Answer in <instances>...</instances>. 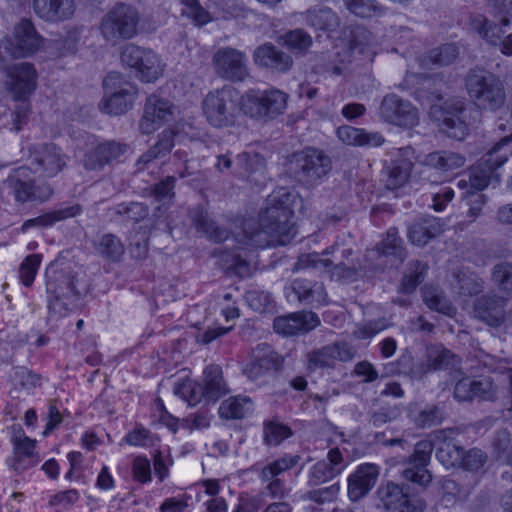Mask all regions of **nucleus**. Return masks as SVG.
Segmentation results:
<instances>
[{
  "label": "nucleus",
  "instance_id": "c85d7f7f",
  "mask_svg": "<svg viewBox=\"0 0 512 512\" xmlns=\"http://www.w3.org/2000/svg\"><path fill=\"white\" fill-rule=\"evenodd\" d=\"M189 218L196 230L216 243L223 242L229 237V231L217 225L208 212L200 205L190 209Z\"/></svg>",
  "mask_w": 512,
  "mask_h": 512
},
{
  "label": "nucleus",
  "instance_id": "864d4df0",
  "mask_svg": "<svg viewBox=\"0 0 512 512\" xmlns=\"http://www.w3.org/2000/svg\"><path fill=\"white\" fill-rule=\"evenodd\" d=\"M174 393L186 401L190 406L198 404L203 398H205L202 385L192 380H185L177 383L174 387Z\"/></svg>",
  "mask_w": 512,
  "mask_h": 512
},
{
  "label": "nucleus",
  "instance_id": "4c0bfd02",
  "mask_svg": "<svg viewBox=\"0 0 512 512\" xmlns=\"http://www.w3.org/2000/svg\"><path fill=\"white\" fill-rule=\"evenodd\" d=\"M203 392L208 401H217L229 392L223 379L222 369L218 365H210L204 370Z\"/></svg>",
  "mask_w": 512,
  "mask_h": 512
},
{
  "label": "nucleus",
  "instance_id": "a18cd8bd",
  "mask_svg": "<svg viewBox=\"0 0 512 512\" xmlns=\"http://www.w3.org/2000/svg\"><path fill=\"white\" fill-rule=\"evenodd\" d=\"M306 22L315 29L328 32L335 31L340 24L339 17L330 8L308 10Z\"/></svg>",
  "mask_w": 512,
  "mask_h": 512
},
{
  "label": "nucleus",
  "instance_id": "a211bd4d",
  "mask_svg": "<svg viewBox=\"0 0 512 512\" xmlns=\"http://www.w3.org/2000/svg\"><path fill=\"white\" fill-rule=\"evenodd\" d=\"M172 116V103L167 99L151 95L146 100L139 128L142 133L151 134L170 121Z\"/></svg>",
  "mask_w": 512,
  "mask_h": 512
},
{
  "label": "nucleus",
  "instance_id": "37998d69",
  "mask_svg": "<svg viewBox=\"0 0 512 512\" xmlns=\"http://www.w3.org/2000/svg\"><path fill=\"white\" fill-rule=\"evenodd\" d=\"M427 166L441 170L452 171L465 165V157L453 151H436L429 153L424 160Z\"/></svg>",
  "mask_w": 512,
  "mask_h": 512
},
{
  "label": "nucleus",
  "instance_id": "cd10ccee",
  "mask_svg": "<svg viewBox=\"0 0 512 512\" xmlns=\"http://www.w3.org/2000/svg\"><path fill=\"white\" fill-rule=\"evenodd\" d=\"M474 317L492 327H498L505 317V299L495 295L477 298L473 309Z\"/></svg>",
  "mask_w": 512,
  "mask_h": 512
},
{
  "label": "nucleus",
  "instance_id": "473e14b6",
  "mask_svg": "<svg viewBox=\"0 0 512 512\" xmlns=\"http://www.w3.org/2000/svg\"><path fill=\"white\" fill-rule=\"evenodd\" d=\"M510 21L507 18L502 19L497 24L483 15H476L471 19V28L488 44L497 47L505 31L503 27L509 26Z\"/></svg>",
  "mask_w": 512,
  "mask_h": 512
},
{
  "label": "nucleus",
  "instance_id": "603ef678",
  "mask_svg": "<svg viewBox=\"0 0 512 512\" xmlns=\"http://www.w3.org/2000/svg\"><path fill=\"white\" fill-rule=\"evenodd\" d=\"M349 52L358 50L363 53L365 48L372 44L374 37L370 31L363 26H355L349 29ZM341 61L350 62V53Z\"/></svg>",
  "mask_w": 512,
  "mask_h": 512
},
{
  "label": "nucleus",
  "instance_id": "2f4dec72",
  "mask_svg": "<svg viewBox=\"0 0 512 512\" xmlns=\"http://www.w3.org/2000/svg\"><path fill=\"white\" fill-rule=\"evenodd\" d=\"M81 212L82 207L79 204H62L52 211L26 220L22 225V230L26 231L32 227H50L57 222L75 217Z\"/></svg>",
  "mask_w": 512,
  "mask_h": 512
},
{
  "label": "nucleus",
  "instance_id": "bb28decb",
  "mask_svg": "<svg viewBox=\"0 0 512 512\" xmlns=\"http://www.w3.org/2000/svg\"><path fill=\"white\" fill-rule=\"evenodd\" d=\"M33 11L45 22L56 23L70 19L76 10L75 0H33Z\"/></svg>",
  "mask_w": 512,
  "mask_h": 512
},
{
  "label": "nucleus",
  "instance_id": "f704fd0d",
  "mask_svg": "<svg viewBox=\"0 0 512 512\" xmlns=\"http://www.w3.org/2000/svg\"><path fill=\"white\" fill-rule=\"evenodd\" d=\"M426 366L422 361H414L411 353H403L396 361L389 362L383 367V377L393 375H407L412 379H421L425 375Z\"/></svg>",
  "mask_w": 512,
  "mask_h": 512
},
{
  "label": "nucleus",
  "instance_id": "20e7f679",
  "mask_svg": "<svg viewBox=\"0 0 512 512\" xmlns=\"http://www.w3.org/2000/svg\"><path fill=\"white\" fill-rule=\"evenodd\" d=\"M511 142L512 134L502 138L475 166L470 168L465 177L458 181V188L480 193L493 180L499 182V175L496 173V169L502 166L512 154Z\"/></svg>",
  "mask_w": 512,
  "mask_h": 512
},
{
  "label": "nucleus",
  "instance_id": "0e129e2a",
  "mask_svg": "<svg viewBox=\"0 0 512 512\" xmlns=\"http://www.w3.org/2000/svg\"><path fill=\"white\" fill-rule=\"evenodd\" d=\"M340 475L334 467L326 464V460L317 462L309 472V484L312 486L321 485Z\"/></svg>",
  "mask_w": 512,
  "mask_h": 512
},
{
  "label": "nucleus",
  "instance_id": "774afa93",
  "mask_svg": "<svg viewBox=\"0 0 512 512\" xmlns=\"http://www.w3.org/2000/svg\"><path fill=\"white\" fill-rule=\"evenodd\" d=\"M492 279L501 290L512 291V263L502 262L495 265Z\"/></svg>",
  "mask_w": 512,
  "mask_h": 512
},
{
  "label": "nucleus",
  "instance_id": "4468645a",
  "mask_svg": "<svg viewBox=\"0 0 512 512\" xmlns=\"http://www.w3.org/2000/svg\"><path fill=\"white\" fill-rule=\"evenodd\" d=\"M378 496L389 512H423L426 507L425 501L410 494L408 487L393 482L380 486Z\"/></svg>",
  "mask_w": 512,
  "mask_h": 512
},
{
  "label": "nucleus",
  "instance_id": "4be33fe9",
  "mask_svg": "<svg viewBox=\"0 0 512 512\" xmlns=\"http://www.w3.org/2000/svg\"><path fill=\"white\" fill-rule=\"evenodd\" d=\"M28 169L25 167L19 168L14 175L7 179L9 187L13 189L15 198L19 202L26 201H46L52 195V189L47 184L36 186L33 181H25Z\"/></svg>",
  "mask_w": 512,
  "mask_h": 512
},
{
  "label": "nucleus",
  "instance_id": "a878e982",
  "mask_svg": "<svg viewBox=\"0 0 512 512\" xmlns=\"http://www.w3.org/2000/svg\"><path fill=\"white\" fill-rule=\"evenodd\" d=\"M281 356L268 346L258 347L252 361L244 369V373L252 381L276 372L282 365Z\"/></svg>",
  "mask_w": 512,
  "mask_h": 512
},
{
  "label": "nucleus",
  "instance_id": "680f3d73",
  "mask_svg": "<svg viewBox=\"0 0 512 512\" xmlns=\"http://www.w3.org/2000/svg\"><path fill=\"white\" fill-rule=\"evenodd\" d=\"M41 264V256L39 254L28 255L19 267V279L21 283L30 287L35 279L39 266Z\"/></svg>",
  "mask_w": 512,
  "mask_h": 512
},
{
  "label": "nucleus",
  "instance_id": "e2e57ef3",
  "mask_svg": "<svg viewBox=\"0 0 512 512\" xmlns=\"http://www.w3.org/2000/svg\"><path fill=\"white\" fill-rule=\"evenodd\" d=\"M176 178L174 176H167L162 181L154 184L150 187V195L155 198L156 201L163 203H170L175 196Z\"/></svg>",
  "mask_w": 512,
  "mask_h": 512
},
{
  "label": "nucleus",
  "instance_id": "13d9d810",
  "mask_svg": "<svg viewBox=\"0 0 512 512\" xmlns=\"http://www.w3.org/2000/svg\"><path fill=\"white\" fill-rule=\"evenodd\" d=\"M264 442L270 446L279 445L283 440L292 435L291 429L279 422L270 421L264 423Z\"/></svg>",
  "mask_w": 512,
  "mask_h": 512
},
{
  "label": "nucleus",
  "instance_id": "f257e3e1",
  "mask_svg": "<svg viewBox=\"0 0 512 512\" xmlns=\"http://www.w3.org/2000/svg\"><path fill=\"white\" fill-rule=\"evenodd\" d=\"M296 195L285 187L273 191L266 200V207L259 214V230L248 232L250 222H245L244 232L251 245H286L296 234L292 222V209Z\"/></svg>",
  "mask_w": 512,
  "mask_h": 512
},
{
  "label": "nucleus",
  "instance_id": "1a4fd4ad",
  "mask_svg": "<svg viewBox=\"0 0 512 512\" xmlns=\"http://www.w3.org/2000/svg\"><path fill=\"white\" fill-rule=\"evenodd\" d=\"M105 95L99 108L110 115H121L132 108L137 90L134 85L123 79L120 73L110 72L103 80Z\"/></svg>",
  "mask_w": 512,
  "mask_h": 512
},
{
  "label": "nucleus",
  "instance_id": "412c9836",
  "mask_svg": "<svg viewBox=\"0 0 512 512\" xmlns=\"http://www.w3.org/2000/svg\"><path fill=\"white\" fill-rule=\"evenodd\" d=\"M430 114L438 122L441 130L449 137L461 140L467 134L466 118L468 110L464 107H457L451 111L440 105H433Z\"/></svg>",
  "mask_w": 512,
  "mask_h": 512
},
{
  "label": "nucleus",
  "instance_id": "7c9ffc66",
  "mask_svg": "<svg viewBox=\"0 0 512 512\" xmlns=\"http://www.w3.org/2000/svg\"><path fill=\"white\" fill-rule=\"evenodd\" d=\"M286 293L288 298L293 294L297 300L307 304L323 303L326 299L323 283L308 279H295L287 288Z\"/></svg>",
  "mask_w": 512,
  "mask_h": 512
},
{
  "label": "nucleus",
  "instance_id": "f3484780",
  "mask_svg": "<svg viewBox=\"0 0 512 512\" xmlns=\"http://www.w3.org/2000/svg\"><path fill=\"white\" fill-rule=\"evenodd\" d=\"M434 445L430 440H421L416 443L414 453L409 457L408 466L402 471L404 479L426 486L432 480L430 472L426 469L430 461Z\"/></svg>",
  "mask_w": 512,
  "mask_h": 512
},
{
  "label": "nucleus",
  "instance_id": "6e6552de",
  "mask_svg": "<svg viewBox=\"0 0 512 512\" xmlns=\"http://www.w3.org/2000/svg\"><path fill=\"white\" fill-rule=\"evenodd\" d=\"M288 95L278 89L249 90L240 98L244 114L257 120H271L282 114L287 106Z\"/></svg>",
  "mask_w": 512,
  "mask_h": 512
},
{
  "label": "nucleus",
  "instance_id": "bf43d9fd",
  "mask_svg": "<svg viewBox=\"0 0 512 512\" xmlns=\"http://www.w3.org/2000/svg\"><path fill=\"white\" fill-rule=\"evenodd\" d=\"M428 270L427 264L420 261H413L409 264L408 272L404 275L402 286L405 292H412L425 277Z\"/></svg>",
  "mask_w": 512,
  "mask_h": 512
},
{
  "label": "nucleus",
  "instance_id": "338daca9",
  "mask_svg": "<svg viewBox=\"0 0 512 512\" xmlns=\"http://www.w3.org/2000/svg\"><path fill=\"white\" fill-rule=\"evenodd\" d=\"M473 401H494L497 398V386L490 377L475 378Z\"/></svg>",
  "mask_w": 512,
  "mask_h": 512
},
{
  "label": "nucleus",
  "instance_id": "c03bdc74",
  "mask_svg": "<svg viewBox=\"0 0 512 512\" xmlns=\"http://www.w3.org/2000/svg\"><path fill=\"white\" fill-rule=\"evenodd\" d=\"M374 254L379 256H393L400 261L405 259L406 253L403 242L395 228H391L387 231L385 237L375 249L367 251V256Z\"/></svg>",
  "mask_w": 512,
  "mask_h": 512
},
{
  "label": "nucleus",
  "instance_id": "5fc2aeb1",
  "mask_svg": "<svg viewBox=\"0 0 512 512\" xmlns=\"http://www.w3.org/2000/svg\"><path fill=\"white\" fill-rule=\"evenodd\" d=\"M411 169L412 163L407 160L393 164L388 169L386 187L393 190L403 186L410 176Z\"/></svg>",
  "mask_w": 512,
  "mask_h": 512
},
{
  "label": "nucleus",
  "instance_id": "f03ea898",
  "mask_svg": "<svg viewBox=\"0 0 512 512\" xmlns=\"http://www.w3.org/2000/svg\"><path fill=\"white\" fill-rule=\"evenodd\" d=\"M339 253L340 257H335L338 262L333 264L330 259H324L318 253L304 254L299 257L294 270L314 269L320 272H328L332 280L354 281L359 272L366 268L359 260L352 259L354 249L346 239L337 240L332 246L327 248L323 254Z\"/></svg>",
  "mask_w": 512,
  "mask_h": 512
},
{
  "label": "nucleus",
  "instance_id": "6ab92c4d",
  "mask_svg": "<svg viewBox=\"0 0 512 512\" xmlns=\"http://www.w3.org/2000/svg\"><path fill=\"white\" fill-rule=\"evenodd\" d=\"M44 38L36 31L30 20H21L14 28V42L7 48L13 57H26L44 45Z\"/></svg>",
  "mask_w": 512,
  "mask_h": 512
},
{
  "label": "nucleus",
  "instance_id": "2eb2a0df",
  "mask_svg": "<svg viewBox=\"0 0 512 512\" xmlns=\"http://www.w3.org/2000/svg\"><path fill=\"white\" fill-rule=\"evenodd\" d=\"M69 157L53 143L39 144L30 151L29 161L34 172L54 177L66 168Z\"/></svg>",
  "mask_w": 512,
  "mask_h": 512
},
{
  "label": "nucleus",
  "instance_id": "c756f323",
  "mask_svg": "<svg viewBox=\"0 0 512 512\" xmlns=\"http://www.w3.org/2000/svg\"><path fill=\"white\" fill-rule=\"evenodd\" d=\"M256 64L278 72H287L293 65L290 55L270 43L259 46L254 52Z\"/></svg>",
  "mask_w": 512,
  "mask_h": 512
},
{
  "label": "nucleus",
  "instance_id": "4d7b16f0",
  "mask_svg": "<svg viewBox=\"0 0 512 512\" xmlns=\"http://www.w3.org/2000/svg\"><path fill=\"white\" fill-rule=\"evenodd\" d=\"M456 288L458 292L465 296H472L483 290V280L473 273L460 271L455 275Z\"/></svg>",
  "mask_w": 512,
  "mask_h": 512
},
{
  "label": "nucleus",
  "instance_id": "393cba45",
  "mask_svg": "<svg viewBox=\"0 0 512 512\" xmlns=\"http://www.w3.org/2000/svg\"><path fill=\"white\" fill-rule=\"evenodd\" d=\"M320 324L318 315L314 312L302 311L276 317L273 323L274 330L285 336L305 333Z\"/></svg>",
  "mask_w": 512,
  "mask_h": 512
},
{
  "label": "nucleus",
  "instance_id": "0eeeda50",
  "mask_svg": "<svg viewBox=\"0 0 512 512\" xmlns=\"http://www.w3.org/2000/svg\"><path fill=\"white\" fill-rule=\"evenodd\" d=\"M202 111L209 124L227 127L234 124L238 113V92L224 85L209 91L202 100Z\"/></svg>",
  "mask_w": 512,
  "mask_h": 512
},
{
  "label": "nucleus",
  "instance_id": "69168bd1",
  "mask_svg": "<svg viewBox=\"0 0 512 512\" xmlns=\"http://www.w3.org/2000/svg\"><path fill=\"white\" fill-rule=\"evenodd\" d=\"M116 213L137 223L148 216L149 207L140 202L121 203L116 206Z\"/></svg>",
  "mask_w": 512,
  "mask_h": 512
},
{
  "label": "nucleus",
  "instance_id": "ddd939ff",
  "mask_svg": "<svg viewBox=\"0 0 512 512\" xmlns=\"http://www.w3.org/2000/svg\"><path fill=\"white\" fill-rule=\"evenodd\" d=\"M247 57L235 48L218 49L212 57V66L216 75L231 82H243L248 76Z\"/></svg>",
  "mask_w": 512,
  "mask_h": 512
},
{
  "label": "nucleus",
  "instance_id": "79ce46f5",
  "mask_svg": "<svg viewBox=\"0 0 512 512\" xmlns=\"http://www.w3.org/2000/svg\"><path fill=\"white\" fill-rule=\"evenodd\" d=\"M440 232L441 228L435 219L425 218L414 222L409 227L408 238L412 244L424 246Z\"/></svg>",
  "mask_w": 512,
  "mask_h": 512
},
{
  "label": "nucleus",
  "instance_id": "aec40b11",
  "mask_svg": "<svg viewBox=\"0 0 512 512\" xmlns=\"http://www.w3.org/2000/svg\"><path fill=\"white\" fill-rule=\"evenodd\" d=\"M354 348L346 342H337L314 350L307 355L311 370L334 367L336 361L347 362L354 358Z\"/></svg>",
  "mask_w": 512,
  "mask_h": 512
},
{
  "label": "nucleus",
  "instance_id": "39448f33",
  "mask_svg": "<svg viewBox=\"0 0 512 512\" xmlns=\"http://www.w3.org/2000/svg\"><path fill=\"white\" fill-rule=\"evenodd\" d=\"M139 22L140 14L134 6L117 3L102 17L100 32L107 42L116 45L136 36Z\"/></svg>",
  "mask_w": 512,
  "mask_h": 512
},
{
  "label": "nucleus",
  "instance_id": "9b49d317",
  "mask_svg": "<svg viewBox=\"0 0 512 512\" xmlns=\"http://www.w3.org/2000/svg\"><path fill=\"white\" fill-rule=\"evenodd\" d=\"M123 64L133 68L138 77L145 82H154L162 76L164 64L160 57L151 49L128 44L121 53Z\"/></svg>",
  "mask_w": 512,
  "mask_h": 512
},
{
  "label": "nucleus",
  "instance_id": "3c124183",
  "mask_svg": "<svg viewBox=\"0 0 512 512\" xmlns=\"http://www.w3.org/2000/svg\"><path fill=\"white\" fill-rule=\"evenodd\" d=\"M346 7L355 15L363 18L379 17L385 14V8L376 0H344Z\"/></svg>",
  "mask_w": 512,
  "mask_h": 512
},
{
  "label": "nucleus",
  "instance_id": "09e8293b",
  "mask_svg": "<svg viewBox=\"0 0 512 512\" xmlns=\"http://www.w3.org/2000/svg\"><path fill=\"white\" fill-rule=\"evenodd\" d=\"M265 168V159L258 153L242 152L237 155L234 173L244 177Z\"/></svg>",
  "mask_w": 512,
  "mask_h": 512
},
{
  "label": "nucleus",
  "instance_id": "e433bc0d",
  "mask_svg": "<svg viewBox=\"0 0 512 512\" xmlns=\"http://www.w3.org/2000/svg\"><path fill=\"white\" fill-rule=\"evenodd\" d=\"M426 366L425 375L440 369H453L459 364V359L442 345H431L426 349V359L421 360Z\"/></svg>",
  "mask_w": 512,
  "mask_h": 512
},
{
  "label": "nucleus",
  "instance_id": "ea45409f",
  "mask_svg": "<svg viewBox=\"0 0 512 512\" xmlns=\"http://www.w3.org/2000/svg\"><path fill=\"white\" fill-rule=\"evenodd\" d=\"M175 133L171 130H164L158 137V141L147 152L142 154L137 163V170H144L145 167L155 159L167 155L174 146Z\"/></svg>",
  "mask_w": 512,
  "mask_h": 512
},
{
  "label": "nucleus",
  "instance_id": "052dcab7",
  "mask_svg": "<svg viewBox=\"0 0 512 512\" xmlns=\"http://www.w3.org/2000/svg\"><path fill=\"white\" fill-rule=\"evenodd\" d=\"M283 43L287 48L302 53L312 45L311 36L302 29H295L282 36Z\"/></svg>",
  "mask_w": 512,
  "mask_h": 512
},
{
  "label": "nucleus",
  "instance_id": "8fccbe9b",
  "mask_svg": "<svg viewBox=\"0 0 512 512\" xmlns=\"http://www.w3.org/2000/svg\"><path fill=\"white\" fill-rule=\"evenodd\" d=\"M423 301L431 310H435L447 316H453L456 312L455 307L451 302L441 293L435 289H423Z\"/></svg>",
  "mask_w": 512,
  "mask_h": 512
},
{
  "label": "nucleus",
  "instance_id": "49530a36",
  "mask_svg": "<svg viewBox=\"0 0 512 512\" xmlns=\"http://www.w3.org/2000/svg\"><path fill=\"white\" fill-rule=\"evenodd\" d=\"M459 55V49L455 44H444L435 48L421 58V66L428 68L430 64L447 66L452 64Z\"/></svg>",
  "mask_w": 512,
  "mask_h": 512
},
{
  "label": "nucleus",
  "instance_id": "5701e85b",
  "mask_svg": "<svg viewBox=\"0 0 512 512\" xmlns=\"http://www.w3.org/2000/svg\"><path fill=\"white\" fill-rule=\"evenodd\" d=\"M9 90L16 100H24L36 89L37 73L30 63H19L7 69Z\"/></svg>",
  "mask_w": 512,
  "mask_h": 512
},
{
  "label": "nucleus",
  "instance_id": "58836bf2",
  "mask_svg": "<svg viewBox=\"0 0 512 512\" xmlns=\"http://www.w3.org/2000/svg\"><path fill=\"white\" fill-rule=\"evenodd\" d=\"M254 409L253 401L248 396L237 395L224 400L219 407V415L227 420H239L248 417Z\"/></svg>",
  "mask_w": 512,
  "mask_h": 512
},
{
  "label": "nucleus",
  "instance_id": "de8ad7c7",
  "mask_svg": "<svg viewBox=\"0 0 512 512\" xmlns=\"http://www.w3.org/2000/svg\"><path fill=\"white\" fill-rule=\"evenodd\" d=\"M97 252L106 260L117 262L124 254V245L114 234H104L96 245Z\"/></svg>",
  "mask_w": 512,
  "mask_h": 512
},
{
  "label": "nucleus",
  "instance_id": "423d86ee",
  "mask_svg": "<svg viewBox=\"0 0 512 512\" xmlns=\"http://www.w3.org/2000/svg\"><path fill=\"white\" fill-rule=\"evenodd\" d=\"M469 97L481 110L496 111L506 99L504 86L495 75L483 71H471L466 79Z\"/></svg>",
  "mask_w": 512,
  "mask_h": 512
},
{
  "label": "nucleus",
  "instance_id": "dca6fc26",
  "mask_svg": "<svg viewBox=\"0 0 512 512\" xmlns=\"http://www.w3.org/2000/svg\"><path fill=\"white\" fill-rule=\"evenodd\" d=\"M379 116L387 123L406 128L414 127L419 120L417 109L396 94H388L383 98Z\"/></svg>",
  "mask_w": 512,
  "mask_h": 512
},
{
  "label": "nucleus",
  "instance_id": "c9c22d12",
  "mask_svg": "<svg viewBox=\"0 0 512 512\" xmlns=\"http://www.w3.org/2000/svg\"><path fill=\"white\" fill-rule=\"evenodd\" d=\"M14 446L13 457L9 460V465L17 472L23 471L34 465L35 441L26 436H14L12 438Z\"/></svg>",
  "mask_w": 512,
  "mask_h": 512
},
{
  "label": "nucleus",
  "instance_id": "7ed1b4c3",
  "mask_svg": "<svg viewBox=\"0 0 512 512\" xmlns=\"http://www.w3.org/2000/svg\"><path fill=\"white\" fill-rule=\"evenodd\" d=\"M48 308L57 314H65L79 298L77 275L70 265L51 263L45 271Z\"/></svg>",
  "mask_w": 512,
  "mask_h": 512
},
{
  "label": "nucleus",
  "instance_id": "72a5a7b5",
  "mask_svg": "<svg viewBox=\"0 0 512 512\" xmlns=\"http://www.w3.org/2000/svg\"><path fill=\"white\" fill-rule=\"evenodd\" d=\"M337 136L343 143L353 146L379 147L385 142L378 132H367L348 125L339 127Z\"/></svg>",
  "mask_w": 512,
  "mask_h": 512
},
{
  "label": "nucleus",
  "instance_id": "6e6d98bb",
  "mask_svg": "<svg viewBox=\"0 0 512 512\" xmlns=\"http://www.w3.org/2000/svg\"><path fill=\"white\" fill-rule=\"evenodd\" d=\"M181 14L191 19L196 25L203 26L212 20L210 13L198 0H180Z\"/></svg>",
  "mask_w": 512,
  "mask_h": 512
},
{
  "label": "nucleus",
  "instance_id": "a19ab883",
  "mask_svg": "<svg viewBox=\"0 0 512 512\" xmlns=\"http://www.w3.org/2000/svg\"><path fill=\"white\" fill-rule=\"evenodd\" d=\"M453 430H440L436 433L438 440H443L437 448L436 457L446 466H455L459 464L464 449L452 442L450 436Z\"/></svg>",
  "mask_w": 512,
  "mask_h": 512
},
{
  "label": "nucleus",
  "instance_id": "9d476101",
  "mask_svg": "<svg viewBox=\"0 0 512 512\" xmlns=\"http://www.w3.org/2000/svg\"><path fill=\"white\" fill-rule=\"evenodd\" d=\"M300 460L299 455L284 454L265 465L256 464L252 470L257 473L261 483L265 484L264 492L271 498H282L286 494V487L281 476L297 466Z\"/></svg>",
  "mask_w": 512,
  "mask_h": 512
},
{
  "label": "nucleus",
  "instance_id": "b1692460",
  "mask_svg": "<svg viewBox=\"0 0 512 512\" xmlns=\"http://www.w3.org/2000/svg\"><path fill=\"white\" fill-rule=\"evenodd\" d=\"M379 467L372 463L359 465L348 477V497L356 502L365 497L376 485Z\"/></svg>",
  "mask_w": 512,
  "mask_h": 512
},
{
  "label": "nucleus",
  "instance_id": "f8f14e48",
  "mask_svg": "<svg viewBox=\"0 0 512 512\" xmlns=\"http://www.w3.org/2000/svg\"><path fill=\"white\" fill-rule=\"evenodd\" d=\"M331 168L330 158L323 151L307 148L293 154L292 170L299 181L313 183Z\"/></svg>",
  "mask_w": 512,
  "mask_h": 512
}]
</instances>
